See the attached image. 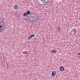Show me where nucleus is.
Segmentation results:
<instances>
[{"instance_id": "obj_16", "label": "nucleus", "mask_w": 80, "mask_h": 80, "mask_svg": "<svg viewBox=\"0 0 80 80\" xmlns=\"http://www.w3.org/2000/svg\"><path fill=\"white\" fill-rule=\"evenodd\" d=\"M78 55H79V56L80 55V52H79V53H78Z\"/></svg>"}, {"instance_id": "obj_15", "label": "nucleus", "mask_w": 80, "mask_h": 80, "mask_svg": "<svg viewBox=\"0 0 80 80\" xmlns=\"http://www.w3.org/2000/svg\"><path fill=\"white\" fill-rule=\"evenodd\" d=\"M28 40H30V36H29L28 38Z\"/></svg>"}, {"instance_id": "obj_4", "label": "nucleus", "mask_w": 80, "mask_h": 80, "mask_svg": "<svg viewBox=\"0 0 80 80\" xmlns=\"http://www.w3.org/2000/svg\"><path fill=\"white\" fill-rule=\"evenodd\" d=\"M13 8L14 10H17L18 8V5H16L14 6L13 7Z\"/></svg>"}, {"instance_id": "obj_3", "label": "nucleus", "mask_w": 80, "mask_h": 80, "mask_svg": "<svg viewBox=\"0 0 80 80\" xmlns=\"http://www.w3.org/2000/svg\"><path fill=\"white\" fill-rule=\"evenodd\" d=\"M38 3L41 5H43L44 4V1L43 0H38Z\"/></svg>"}, {"instance_id": "obj_9", "label": "nucleus", "mask_w": 80, "mask_h": 80, "mask_svg": "<svg viewBox=\"0 0 80 80\" xmlns=\"http://www.w3.org/2000/svg\"><path fill=\"white\" fill-rule=\"evenodd\" d=\"M57 30L58 32H60V31H61V30H60V26H58L57 27Z\"/></svg>"}, {"instance_id": "obj_12", "label": "nucleus", "mask_w": 80, "mask_h": 80, "mask_svg": "<svg viewBox=\"0 0 80 80\" xmlns=\"http://www.w3.org/2000/svg\"><path fill=\"white\" fill-rule=\"evenodd\" d=\"M28 14H27V12H25L23 14V16H27V15H28Z\"/></svg>"}, {"instance_id": "obj_10", "label": "nucleus", "mask_w": 80, "mask_h": 80, "mask_svg": "<svg viewBox=\"0 0 80 80\" xmlns=\"http://www.w3.org/2000/svg\"><path fill=\"white\" fill-rule=\"evenodd\" d=\"M72 31L73 32H74V33H76V32H77V29L75 28H74L72 29Z\"/></svg>"}, {"instance_id": "obj_1", "label": "nucleus", "mask_w": 80, "mask_h": 80, "mask_svg": "<svg viewBox=\"0 0 80 80\" xmlns=\"http://www.w3.org/2000/svg\"><path fill=\"white\" fill-rule=\"evenodd\" d=\"M30 20L31 22H36L38 20V18L37 16H35V15L33 13H30Z\"/></svg>"}, {"instance_id": "obj_8", "label": "nucleus", "mask_w": 80, "mask_h": 80, "mask_svg": "<svg viewBox=\"0 0 80 80\" xmlns=\"http://www.w3.org/2000/svg\"><path fill=\"white\" fill-rule=\"evenodd\" d=\"M56 74V72H55V71L52 72V76H55Z\"/></svg>"}, {"instance_id": "obj_14", "label": "nucleus", "mask_w": 80, "mask_h": 80, "mask_svg": "<svg viewBox=\"0 0 80 80\" xmlns=\"http://www.w3.org/2000/svg\"><path fill=\"white\" fill-rule=\"evenodd\" d=\"M30 13V12L29 11H28L26 13L28 15V14H29V13Z\"/></svg>"}, {"instance_id": "obj_2", "label": "nucleus", "mask_w": 80, "mask_h": 80, "mask_svg": "<svg viewBox=\"0 0 80 80\" xmlns=\"http://www.w3.org/2000/svg\"><path fill=\"white\" fill-rule=\"evenodd\" d=\"M5 28V24L3 22L0 23V32H2Z\"/></svg>"}, {"instance_id": "obj_5", "label": "nucleus", "mask_w": 80, "mask_h": 80, "mask_svg": "<svg viewBox=\"0 0 80 80\" xmlns=\"http://www.w3.org/2000/svg\"><path fill=\"white\" fill-rule=\"evenodd\" d=\"M44 4L46 5V4H47L48 3V0H44Z\"/></svg>"}, {"instance_id": "obj_17", "label": "nucleus", "mask_w": 80, "mask_h": 80, "mask_svg": "<svg viewBox=\"0 0 80 80\" xmlns=\"http://www.w3.org/2000/svg\"><path fill=\"white\" fill-rule=\"evenodd\" d=\"M79 58H80V56L79 57Z\"/></svg>"}, {"instance_id": "obj_13", "label": "nucleus", "mask_w": 80, "mask_h": 80, "mask_svg": "<svg viewBox=\"0 0 80 80\" xmlns=\"http://www.w3.org/2000/svg\"><path fill=\"white\" fill-rule=\"evenodd\" d=\"M28 53V52H22L23 54H27Z\"/></svg>"}, {"instance_id": "obj_7", "label": "nucleus", "mask_w": 80, "mask_h": 80, "mask_svg": "<svg viewBox=\"0 0 80 80\" xmlns=\"http://www.w3.org/2000/svg\"><path fill=\"white\" fill-rule=\"evenodd\" d=\"M65 69V68H63V67H60V71H63L64 70V69Z\"/></svg>"}, {"instance_id": "obj_6", "label": "nucleus", "mask_w": 80, "mask_h": 80, "mask_svg": "<svg viewBox=\"0 0 80 80\" xmlns=\"http://www.w3.org/2000/svg\"><path fill=\"white\" fill-rule=\"evenodd\" d=\"M51 52L53 53H57V51L56 50L53 49L51 51Z\"/></svg>"}, {"instance_id": "obj_11", "label": "nucleus", "mask_w": 80, "mask_h": 80, "mask_svg": "<svg viewBox=\"0 0 80 80\" xmlns=\"http://www.w3.org/2000/svg\"><path fill=\"white\" fill-rule=\"evenodd\" d=\"M35 37V35L34 34H32L30 35V39L32 38V37Z\"/></svg>"}]
</instances>
